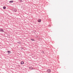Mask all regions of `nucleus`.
<instances>
[{"mask_svg": "<svg viewBox=\"0 0 73 73\" xmlns=\"http://www.w3.org/2000/svg\"><path fill=\"white\" fill-rule=\"evenodd\" d=\"M47 71L48 73H50L51 72V70L50 69L47 70Z\"/></svg>", "mask_w": 73, "mask_h": 73, "instance_id": "f257e3e1", "label": "nucleus"}, {"mask_svg": "<svg viewBox=\"0 0 73 73\" xmlns=\"http://www.w3.org/2000/svg\"><path fill=\"white\" fill-rule=\"evenodd\" d=\"M29 69H32L33 70L34 69L33 68V67H29Z\"/></svg>", "mask_w": 73, "mask_h": 73, "instance_id": "f03ea898", "label": "nucleus"}, {"mask_svg": "<svg viewBox=\"0 0 73 73\" xmlns=\"http://www.w3.org/2000/svg\"><path fill=\"white\" fill-rule=\"evenodd\" d=\"M0 31H1V32H4V30L2 29H0Z\"/></svg>", "mask_w": 73, "mask_h": 73, "instance_id": "7ed1b4c3", "label": "nucleus"}, {"mask_svg": "<svg viewBox=\"0 0 73 73\" xmlns=\"http://www.w3.org/2000/svg\"><path fill=\"white\" fill-rule=\"evenodd\" d=\"M13 11H15V12H16L17 11V10L16 9H14Z\"/></svg>", "mask_w": 73, "mask_h": 73, "instance_id": "20e7f679", "label": "nucleus"}, {"mask_svg": "<svg viewBox=\"0 0 73 73\" xmlns=\"http://www.w3.org/2000/svg\"><path fill=\"white\" fill-rule=\"evenodd\" d=\"M24 62L23 61H22L21 62V65H23V64H24Z\"/></svg>", "mask_w": 73, "mask_h": 73, "instance_id": "39448f33", "label": "nucleus"}, {"mask_svg": "<svg viewBox=\"0 0 73 73\" xmlns=\"http://www.w3.org/2000/svg\"><path fill=\"white\" fill-rule=\"evenodd\" d=\"M41 19H38V23H40V22H41Z\"/></svg>", "mask_w": 73, "mask_h": 73, "instance_id": "423d86ee", "label": "nucleus"}, {"mask_svg": "<svg viewBox=\"0 0 73 73\" xmlns=\"http://www.w3.org/2000/svg\"><path fill=\"white\" fill-rule=\"evenodd\" d=\"M8 53V54H9V53H11V51H7Z\"/></svg>", "mask_w": 73, "mask_h": 73, "instance_id": "0eeeda50", "label": "nucleus"}, {"mask_svg": "<svg viewBox=\"0 0 73 73\" xmlns=\"http://www.w3.org/2000/svg\"><path fill=\"white\" fill-rule=\"evenodd\" d=\"M13 1H9V3H13Z\"/></svg>", "mask_w": 73, "mask_h": 73, "instance_id": "6e6552de", "label": "nucleus"}, {"mask_svg": "<svg viewBox=\"0 0 73 73\" xmlns=\"http://www.w3.org/2000/svg\"><path fill=\"white\" fill-rule=\"evenodd\" d=\"M3 9H6V7H5V6H4L3 7Z\"/></svg>", "mask_w": 73, "mask_h": 73, "instance_id": "1a4fd4ad", "label": "nucleus"}, {"mask_svg": "<svg viewBox=\"0 0 73 73\" xmlns=\"http://www.w3.org/2000/svg\"><path fill=\"white\" fill-rule=\"evenodd\" d=\"M31 40H32V41H35L34 40H33V39H31Z\"/></svg>", "mask_w": 73, "mask_h": 73, "instance_id": "9d476101", "label": "nucleus"}]
</instances>
